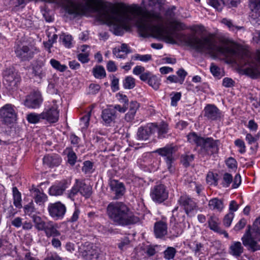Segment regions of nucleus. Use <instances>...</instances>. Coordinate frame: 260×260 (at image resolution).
<instances>
[{"mask_svg":"<svg viewBox=\"0 0 260 260\" xmlns=\"http://www.w3.org/2000/svg\"><path fill=\"white\" fill-rule=\"evenodd\" d=\"M204 116L210 120H220L222 114L220 111L214 105L208 104L204 108Z\"/></svg>","mask_w":260,"mask_h":260,"instance_id":"obj_12","label":"nucleus"},{"mask_svg":"<svg viewBox=\"0 0 260 260\" xmlns=\"http://www.w3.org/2000/svg\"><path fill=\"white\" fill-rule=\"evenodd\" d=\"M208 206L210 210L221 212L224 208L223 200L217 198L212 199L209 201Z\"/></svg>","mask_w":260,"mask_h":260,"instance_id":"obj_23","label":"nucleus"},{"mask_svg":"<svg viewBox=\"0 0 260 260\" xmlns=\"http://www.w3.org/2000/svg\"><path fill=\"white\" fill-rule=\"evenodd\" d=\"M167 224L163 221L156 222L154 226V232L156 238H161L167 234Z\"/></svg>","mask_w":260,"mask_h":260,"instance_id":"obj_19","label":"nucleus"},{"mask_svg":"<svg viewBox=\"0 0 260 260\" xmlns=\"http://www.w3.org/2000/svg\"><path fill=\"white\" fill-rule=\"evenodd\" d=\"M222 23L226 25L230 29L234 30L235 29H240L242 27L237 26L233 24L232 20L226 18H223L222 20Z\"/></svg>","mask_w":260,"mask_h":260,"instance_id":"obj_53","label":"nucleus"},{"mask_svg":"<svg viewBox=\"0 0 260 260\" xmlns=\"http://www.w3.org/2000/svg\"><path fill=\"white\" fill-rule=\"evenodd\" d=\"M33 221L35 224V227L38 231H42L47 222L44 221L40 216L33 215Z\"/></svg>","mask_w":260,"mask_h":260,"instance_id":"obj_30","label":"nucleus"},{"mask_svg":"<svg viewBox=\"0 0 260 260\" xmlns=\"http://www.w3.org/2000/svg\"><path fill=\"white\" fill-rule=\"evenodd\" d=\"M194 158L193 154L184 155L181 157V162L185 167H188L190 166V164L192 162Z\"/></svg>","mask_w":260,"mask_h":260,"instance_id":"obj_39","label":"nucleus"},{"mask_svg":"<svg viewBox=\"0 0 260 260\" xmlns=\"http://www.w3.org/2000/svg\"><path fill=\"white\" fill-rule=\"evenodd\" d=\"M123 85L126 89H133L135 86V79L131 76L126 77L123 81Z\"/></svg>","mask_w":260,"mask_h":260,"instance_id":"obj_34","label":"nucleus"},{"mask_svg":"<svg viewBox=\"0 0 260 260\" xmlns=\"http://www.w3.org/2000/svg\"><path fill=\"white\" fill-rule=\"evenodd\" d=\"M90 117V112H88L80 118V125L81 129H86L89 125V121Z\"/></svg>","mask_w":260,"mask_h":260,"instance_id":"obj_42","label":"nucleus"},{"mask_svg":"<svg viewBox=\"0 0 260 260\" xmlns=\"http://www.w3.org/2000/svg\"><path fill=\"white\" fill-rule=\"evenodd\" d=\"M150 196L154 202L161 204L168 199L169 191L165 185L158 184L151 188Z\"/></svg>","mask_w":260,"mask_h":260,"instance_id":"obj_6","label":"nucleus"},{"mask_svg":"<svg viewBox=\"0 0 260 260\" xmlns=\"http://www.w3.org/2000/svg\"><path fill=\"white\" fill-rule=\"evenodd\" d=\"M81 256L86 259H92L98 258L99 253L97 250L93 248V244L86 242L83 246V250L81 251Z\"/></svg>","mask_w":260,"mask_h":260,"instance_id":"obj_15","label":"nucleus"},{"mask_svg":"<svg viewBox=\"0 0 260 260\" xmlns=\"http://www.w3.org/2000/svg\"><path fill=\"white\" fill-rule=\"evenodd\" d=\"M208 223L210 230L216 233L220 232V221L217 216L211 215L208 219Z\"/></svg>","mask_w":260,"mask_h":260,"instance_id":"obj_25","label":"nucleus"},{"mask_svg":"<svg viewBox=\"0 0 260 260\" xmlns=\"http://www.w3.org/2000/svg\"><path fill=\"white\" fill-rule=\"evenodd\" d=\"M250 22L253 25H260V11L258 13H251Z\"/></svg>","mask_w":260,"mask_h":260,"instance_id":"obj_46","label":"nucleus"},{"mask_svg":"<svg viewBox=\"0 0 260 260\" xmlns=\"http://www.w3.org/2000/svg\"><path fill=\"white\" fill-rule=\"evenodd\" d=\"M209 3L218 11H221L225 5L223 0H209Z\"/></svg>","mask_w":260,"mask_h":260,"instance_id":"obj_41","label":"nucleus"},{"mask_svg":"<svg viewBox=\"0 0 260 260\" xmlns=\"http://www.w3.org/2000/svg\"><path fill=\"white\" fill-rule=\"evenodd\" d=\"M177 74L180 78V79H179V83L181 84H182L185 77L187 76V72L183 69H180L177 72Z\"/></svg>","mask_w":260,"mask_h":260,"instance_id":"obj_62","label":"nucleus"},{"mask_svg":"<svg viewBox=\"0 0 260 260\" xmlns=\"http://www.w3.org/2000/svg\"><path fill=\"white\" fill-rule=\"evenodd\" d=\"M88 1L83 3L68 0V13L78 16L95 13L101 19L113 24L114 33L117 36L122 35L124 30H130L132 24L135 23L143 37L152 34L157 38H164L171 44H175L174 39H176L198 52L211 56L221 54L233 57L241 67L244 68V73L252 78L260 75V53L256 60L248 51L240 50L235 46H220L217 44L212 34L201 38L195 35L186 36L174 30L165 34L163 18L160 13L144 10L137 5L129 6L121 4L117 7L111 3L101 0Z\"/></svg>","mask_w":260,"mask_h":260,"instance_id":"obj_1","label":"nucleus"},{"mask_svg":"<svg viewBox=\"0 0 260 260\" xmlns=\"http://www.w3.org/2000/svg\"><path fill=\"white\" fill-rule=\"evenodd\" d=\"M223 182L222 183L223 186L228 187L230 186V184L233 181V176L231 174L225 173L223 176Z\"/></svg>","mask_w":260,"mask_h":260,"instance_id":"obj_50","label":"nucleus"},{"mask_svg":"<svg viewBox=\"0 0 260 260\" xmlns=\"http://www.w3.org/2000/svg\"><path fill=\"white\" fill-rule=\"evenodd\" d=\"M135 59L140 60L142 61L147 62L151 59V55L149 54L140 55L136 54L135 56Z\"/></svg>","mask_w":260,"mask_h":260,"instance_id":"obj_59","label":"nucleus"},{"mask_svg":"<svg viewBox=\"0 0 260 260\" xmlns=\"http://www.w3.org/2000/svg\"><path fill=\"white\" fill-rule=\"evenodd\" d=\"M178 203L183 208L186 214H189L193 210H197L198 206L193 199L186 195L181 196L178 200Z\"/></svg>","mask_w":260,"mask_h":260,"instance_id":"obj_11","label":"nucleus"},{"mask_svg":"<svg viewBox=\"0 0 260 260\" xmlns=\"http://www.w3.org/2000/svg\"><path fill=\"white\" fill-rule=\"evenodd\" d=\"M13 203L14 205L17 208H20L22 207L21 202V196L20 192L18 191L16 187H13Z\"/></svg>","mask_w":260,"mask_h":260,"instance_id":"obj_29","label":"nucleus"},{"mask_svg":"<svg viewBox=\"0 0 260 260\" xmlns=\"http://www.w3.org/2000/svg\"><path fill=\"white\" fill-rule=\"evenodd\" d=\"M148 83L155 90H157L160 84L159 79L156 76H152L148 80Z\"/></svg>","mask_w":260,"mask_h":260,"instance_id":"obj_40","label":"nucleus"},{"mask_svg":"<svg viewBox=\"0 0 260 260\" xmlns=\"http://www.w3.org/2000/svg\"><path fill=\"white\" fill-rule=\"evenodd\" d=\"M112 192L115 194L114 199H119L123 196L125 188L123 183L117 180H111L109 183Z\"/></svg>","mask_w":260,"mask_h":260,"instance_id":"obj_13","label":"nucleus"},{"mask_svg":"<svg viewBox=\"0 0 260 260\" xmlns=\"http://www.w3.org/2000/svg\"><path fill=\"white\" fill-rule=\"evenodd\" d=\"M235 144L239 148V152L242 154L246 151V147L243 141L240 139H237L235 141Z\"/></svg>","mask_w":260,"mask_h":260,"instance_id":"obj_54","label":"nucleus"},{"mask_svg":"<svg viewBox=\"0 0 260 260\" xmlns=\"http://www.w3.org/2000/svg\"><path fill=\"white\" fill-rule=\"evenodd\" d=\"M32 194L35 202L40 205L44 204L48 200L47 196L43 191H40L37 188H32L31 190Z\"/></svg>","mask_w":260,"mask_h":260,"instance_id":"obj_21","label":"nucleus"},{"mask_svg":"<svg viewBox=\"0 0 260 260\" xmlns=\"http://www.w3.org/2000/svg\"><path fill=\"white\" fill-rule=\"evenodd\" d=\"M67 150H68L67 154L68 162L71 166H74L77 158L76 154L72 148H67Z\"/></svg>","mask_w":260,"mask_h":260,"instance_id":"obj_38","label":"nucleus"},{"mask_svg":"<svg viewBox=\"0 0 260 260\" xmlns=\"http://www.w3.org/2000/svg\"><path fill=\"white\" fill-rule=\"evenodd\" d=\"M0 117L6 125L13 124L16 120V114L11 105H6L0 109Z\"/></svg>","mask_w":260,"mask_h":260,"instance_id":"obj_9","label":"nucleus"},{"mask_svg":"<svg viewBox=\"0 0 260 260\" xmlns=\"http://www.w3.org/2000/svg\"><path fill=\"white\" fill-rule=\"evenodd\" d=\"M51 66L55 70L63 72L67 69V66L61 64L60 62L55 59H51L50 61Z\"/></svg>","mask_w":260,"mask_h":260,"instance_id":"obj_32","label":"nucleus"},{"mask_svg":"<svg viewBox=\"0 0 260 260\" xmlns=\"http://www.w3.org/2000/svg\"><path fill=\"white\" fill-rule=\"evenodd\" d=\"M235 81L231 78H224L223 79L222 85L225 87H232L235 85Z\"/></svg>","mask_w":260,"mask_h":260,"instance_id":"obj_57","label":"nucleus"},{"mask_svg":"<svg viewBox=\"0 0 260 260\" xmlns=\"http://www.w3.org/2000/svg\"><path fill=\"white\" fill-rule=\"evenodd\" d=\"M44 63L38 62L32 67V74L36 77L42 79L45 76V72L43 69Z\"/></svg>","mask_w":260,"mask_h":260,"instance_id":"obj_27","label":"nucleus"},{"mask_svg":"<svg viewBox=\"0 0 260 260\" xmlns=\"http://www.w3.org/2000/svg\"><path fill=\"white\" fill-rule=\"evenodd\" d=\"M260 133H258L257 135L255 136H252L250 134H247L246 137V139L249 144H251L256 142L258 139Z\"/></svg>","mask_w":260,"mask_h":260,"instance_id":"obj_58","label":"nucleus"},{"mask_svg":"<svg viewBox=\"0 0 260 260\" xmlns=\"http://www.w3.org/2000/svg\"><path fill=\"white\" fill-rule=\"evenodd\" d=\"M65 205L60 202L50 203L48 206L49 215L55 220L62 219L66 212Z\"/></svg>","mask_w":260,"mask_h":260,"instance_id":"obj_8","label":"nucleus"},{"mask_svg":"<svg viewBox=\"0 0 260 260\" xmlns=\"http://www.w3.org/2000/svg\"><path fill=\"white\" fill-rule=\"evenodd\" d=\"M249 8L251 13H258L260 11V0H249Z\"/></svg>","mask_w":260,"mask_h":260,"instance_id":"obj_37","label":"nucleus"},{"mask_svg":"<svg viewBox=\"0 0 260 260\" xmlns=\"http://www.w3.org/2000/svg\"><path fill=\"white\" fill-rule=\"evenodd\" d=\"M225 162L229 168L232 169H237V162L235 158L230 157L226 160Z\"/></svg>","mask_w":260,"mask_h":260,"instance_id":"obj_56","label":"nucleus"},{"mask_svg":"<svg viewBox=\"0 0 260 260\" xmlns=\"http://www.w3.org/2000/svg\"><path fill=\"white\" fill-rule=\"evenodd\" d=\"M255 240L259 241L260 237L251 233L250 226L249 225L245 234L242 238L243 244L245 246H249L248 250L255 252L260 250V245L257 244Z\"/></svg>","mask_w":260,"mask_h":260,"instance_id":"obj_7","label":"nucleus"},{"mask_svg":"<svg viewBox=\"0 0 260 260\" xmlns=\"http://www.w3.org/2000/svg\"><path fill=\"white\" fill-rule=\"evenodd\" d=\"M101 88L100 85L96 84H90L89 86L90 93L93 94L99 92Z\"/></svg>","mask_w":260,"mask_h":260,"instance_id":"obj_64","label":"nucleus"},{"mask_svg":"<svg viewBox=\"0 0 260 260\" xmlns=\"http://www.w3.org/2000/svg\"><path fill=\"white\" fill-rule=\"evenodd\" d=\"M230 253L236 257L240 256L243 252V247L241 242H234L230 247Z\"/></svg>","mask_w":260,"mask_h":260,"instance_id":"obj_26","label":"nucleus"},{"mask_svg":"<svg viewBox=\"0 0 260 260\" xmlns=\"http://www.w3.org/2000/svg\"><path fill=\"white\" fill-rule=\"evenodd\" d=\"M15 52L16 56L22 61L29 60L34 55L32 50L27 46H17L15 49Z\"/></svg>","mask_w":260,"mask_h":260,"instance_id":"obj_14","label":"nucleus"},{"mask_svg":"<svg viewBox=\"0 0 260 260\" xmlns=\"http://www.w3.org/2000/svg\"><path fill=\"white\" fill-rule=\"evenodd\" d=\"M41 114H36L35 113H31L27 115V119L30 123H36L40 121L41 119H43V116H41Z\"/></svg>","mask_w":260,"mask_h":260,"instance_id":"obj_43","label":"nucleus"},{"mask_svg":"<svg viewBox=\"0 0 260 260\" xmlns=\"http://www.w3.org/2000/svg\"><path fill=\"white\" fill-rule=\"evenodd\" d=\"M58 226L57 223L53 221H49L46 222V224L43 228L42 231H44L47 237H56L60 236V232L58 230Z\"/></svg>","mask_w":260,"mask_h":260,"instance_id":"obj_17","label":"nucleus"},{"mask_svg":"<svg viewBox=\"0 0 260 260\" xmlns=\"http://www.w3.org/2000/svg\"><path fill=\"white\" fill-rule=\"evenodd\" d=\"M93 76L96 79H103L106 77V73L102 66H95L92 69Z\"/></svg>","mask_w":260,"mask_h":260,"instance_id":"obj_28","label":"nucleus"},{"mask_svg":"<svg viewBox=\"0 0 260 260\" xmlns=\"http://www.w3.org/2000/svg\"><path fill=\"white\" fill-rule=\"evenodd\" d=\"M149 130H166L168 128V124L164 121H161L159 124L151 123L148 124Z\"/></svg>","mask_w":260,"mask_h":260,"instance_id":"obj_31","label":"nucleus"},{"mask_svg":"<svg viewBox=\"0 0 260 260\" xmlns=\"http://www.w3.org/2000/svg\"><path fill=\"white\" fill-rule=\"evenodd\" d=\"M151 132L152 131H138V138L139 140H146L149 138Z\"/></svg>","mask_w":260,"mask_h":260,"instance_id":"obj_52","label":"nucleus"},{"mask_svg":"<svg viewBox=\"0 0 260 260\" xmlns=\"http://www.w3.org/2000/svg\"><path fill=\"white\" fill-rule=\"evenodd\" d=\"M116 111L112 109H105L102 111V117L103 121L109 124L116 118Z\"/></svg>","mask_w":260,"mask_h":260,"instance_id":"obj_24","label":"nucleus"},{"mask_svg":"<svg viewBox=\"0 0 260 260\" xmlns=\"http://www.w3.org/2000/svg\"><path fill=\"white\" fill-rule=\"evenodd\" d=\"M187 139L189 143L200 147L199 154L203 157L210 156L218 151L217 141L212 138H204L192 132L188 135Z\"/></svg>","mask_w":260,"mask_h":260,"instance_id":"obj_3","label":"nucleus"},{"mask_svg":"<svg viewBox=\"0 0 260 260\" xmlns=\"http://www.w3.org/2000/svg\"><path fill=\"white\" fill-rule=\"evenodd\" d=\"M111 88L113 92L119 90V79L114 76L111 82Z\"/></svg>","mask_w":260,"mask_h":260,"instance_id":"obj_60","label":"nucleus"},{"mask_svg":"<svg viewBox=\"0 0 260 260\" xmlns=\"http://www.w3.org/2000/svg\"><path fill=\"white\" fill-rule=\"evenodd\" d=\"M4 83L9 90H13L17 87L20 82V77L13 68L6 69L3 72Z\"/></svg>","mask_w":260,"mask_h":260,"instance_id":"obj_5","label":"nucleus"},{"mask_svg":"<svg viewBox=\"0 0 260 260\" xmlns=\"http://www.w3.org/2000/svg\"><path fill=\"white\" fill-rule=\"evenodd\" d=\"M176 147L171 144L167 145L162 148H158L153 151L154 153H157L164 157L167 169L171 173H174L175 171V168L173 165L175 158L173 154L176 152Z\"/></svg>","mask_w":260,"mask_h":260,"instance_id":"obj_4","label":"nucleus"},{"mask_svg":"<svg viewBox=\"0 0 260 260\" xmlns=\"http://www.w3.org/2000/svg\"><path fill=\"white\" fill-rule=\"evenodd\" d=\"M80 210L76 205L71 216L67 219V222L69 223H75L78 221L80 214Z\"/></svg>","mask_w":260,"mask_h":260,"instance_id":"obj_33","label":"nucleus"},{"mask_svg":"<svg viewBox=\"0 0 260 260\" xmlns=\"http://www.w3.org/2000/svg\"><path fill=\"white\" fill-rule=\"evenodd\" d=\"M210 71L215 77H220L223 76L221 69L213 63L211 64Z\"/></svg>","mask_w":260,"mask_h":260,"instance_id":"obj_47","label":"nucleus"},{"mask_svg":"<svg viewBox=\"0 0 260 260\" xmlns=\"http://www.w3.org/2000/svg\"><path fill=\"white\" fill-rule=\"evenodd\" d=\"M79 190L80 189L79 188L76 179L75 184L68 193V197L72 200L74 201L75 197L77 194L78 192H79Z\"/></svg>","mask_w":260,"mask_h":260,"instance_id":"obj_45","label":"nucleus"},{"mask_svg":"<svg viewBox=\"0 0 260 260\" xmlns=\"http://www.w3.org/2000/svg\"><path fill=\"white\" fill-rule=\"evenodd\" d=\"M109 218L116 224L122 226L135 224L140 221L131 209L124 203L116 202L110 203L106 208Z\"/></svg>","mask_w":260,"mask_h":260,"instance_id":"obj_2","label":"nucleus"},{"mask_svg":"<svg viewBox=\"0 0 260 260\" xmlns=\"http://www.w3.org/2000/svg\"><path fill=\"white\" fill-rule=\"evenodd\" d=\"M41 116H43V119H46L50 123H54L58 120L59 111L56 106H54L42 113Z\"/></svg>","mask_w":260,"mask_h":260,"instance_id":"obj_18","label":"nucleus"},{"mask_svg":"<svg viewBox=\"0 0 260 260\" xmlns=\"http://www.w3.org/2000/svg\"><path fill=\"white\" fill-rule=\"evenodd\" d=\"M246 224V220L244 218H242L235 226L234 229L238 231L243 229Z\"/></svg>","mask_w":260,"mask_h":260,"instance_id":"obj_61","label":"nucleus"},{"mask_svg":"<svg viewBox=\"0 0 260 260\" xmlns=\"http://www.w3.org/2000/svg\"><path fill=\"white\" fill-rule=\"evenodd\" d=\"M251 233L260 237V217L257 218L254 222Z\"/></svg>","mask_w":260,"mask_h":260,"instance_id":"obj_49","label":"nucleus"},{"mask_svg":"<svg viewBox=\"0 0 260 260\" xmlns=\"http://www.w3.org/2000/svg\"><path fill=\"white\" fill-rule=\"evenodd\" d=\"M61 161V158L58 154L47 155L43 158V163L49 167L58 166Z\"/></svg>","mask_w":260,"mask_h":260,"instance_id":"obj_20","label":"nucleus"},{"mask_svg":"<svg viewBox=\"0 0 260 260\" xmlns=\"http://www.w3.org/2000/svg\"><path fill=\"white\" fill-rule=\"evenodd\" d=\"M24 210L25 214L29 216L35 213L36 210L32 203H29L28 204L25 205L24 207Z\"/></svg>","mask_w":260,"mask_h":260,"instance_id":"obj_55","label":"nucleus"},{"mask_svg":"<svg viewBox=\"0 0 260 260\" xmlns=\"http://www.w3.org/2000/svg\"><path fill=\"white\" fill-rule=\"evenodd\" d=\"M179 207H175L172 211V216L175 218V220L181 222H183L185 218V216L183 214V213L182 211L178 212Z\"/></svg>","mask_w":260,"mask_h":260,"instance_id":"obj_36","label":"nucleus"},{"mask_svg":"<svg viewBox=\"0 0 260 260\" xmlns=\"http://www.w3.org/2000/svg\"><path fill=\"white\" fill-rule=\"evenodd\" d=\"M234 216V214L233 213H229L226 214L223 218V224L226 227H229L231 225Z\"/></svg>","mask_w":260,"mask_h":260,"instance_id":"obj_51","label":"nucleus"},{"mask_svg":"<svg viewBox=\"0 0 260 260\" xmlns=\"http://www.w3.org/2000/svg\"><path fill=\"white\" fill-rule=\"evenodd\" d=\"M68 183L66 180H62L52 185L49 189V194L52 196L62 195L68 187Z\"/></svg>","mask_w":260,"mask_h":260,"instance_id":"obj_16","label":"nucleus"},{"mask_svg":"<svg viewBox=\"0 0 260 260\" xmlns=\"http://www.w3.org/2000/svg\"><path fill=\"white\" fill-rule=\"evenodd\" d=\"M77 182L80 189L79 193L86 199L89 198L92 193V186L82 180L77 179Z\"/></svg>","mask_w":260,"mask_h":260,"instance_id":"obj_22","label":"nucleus"},{"mask_svg":"<svg viewBox=\"0 0 260 260\" xmlns=\"http://www.w3.org/2000/svg\"><path fill=\"white\" fill-rule=\"evenodd\" d=\"M42 101L41 92L39 91H34L26 96L24 104L29 108L35 109L40 106Z\"/></svg>","mask_w":260,"mask_h":260,"instance_id":"obj_10","label":"nucleus"},{"mask_svg":"<svg viewBox=\"0 0 260 260\" xmlns=\"http://www.w3.org/2000/svg\"><path fill=\"white\" fill-rule=\"evenodd\" d=\"M181 96L180 92H176L174 95L171 98V105L173 106H176L177 105V102L179 101Z\"/></svg>","mask_w":260,"mask_h":260,"instance_id":"obj_63","label":"nucleus"},{"mask_svg":"<svg viewBox=\"0 0 260 260\" xmlns=\"http://www.w3.org/2000/svg\"><path fill=\"white\" fill-rule=\"evenodd\" d=\"M176 252V250L175 248L168 247L164 252V258L167 260L173 259Z\"/></svg>","mask_w":260,"mask_h":260,"instance_id":"obj_35","label":"nucleus"},{"mask_svg":"<svg viewBox=\"0 0 260 260\" xmlns=\"http://www.w3.org/2000/svg\"><path fill=\"white\" fill-rule=\"evenodd\" d=\"M83 165L82 170L85 174L91 173L93 172V163L91 161H85Z\"/></svg>","mask_w":260,"mask_h":260,"instance_id":"obj_44","label":"nucleus"},{"mask_svg":"<svg viewBox=\"0 0 260 260\" xmlns=\"http://www.w3.org/2000/svg\"><path fill=\"white\" fill-rule=\"evenodd\" d=\"M217 176L218 175L217 174L209 172L207 175L206 180L208 183H210L211 184H214L216 185L218 183Z\"/></svg>","mask_w":260,"mask_h":260,"instance_id":"obj_48","label":"nucleus"}]
</instances>
